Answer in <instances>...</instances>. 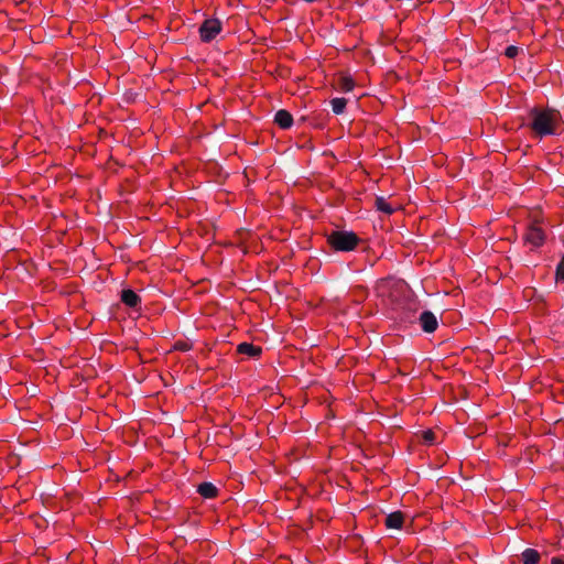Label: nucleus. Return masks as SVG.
Instances as JSON below:
<instances>
[{
  "label": "nucleus",
  "mask_w": 564,
  "mask_h": 564,
  "mask_svg": "<svg viewBox=\"0 0 564 564\" xmlns=\"http://www.w3.org/2000/svg\"><path fill=\"white\" fill-rule=\"evenodd\" d=\"M420 325L425 333H433L438 326V322L434 313L431 311H424L419 317Z\"/></svg>",
  "instance_id": "5"
},
{
  "label": "nucleus",
  "mask_w": 564,
  "mask_h": 564,
  "mask_svg": "<svg viewBox=\"0 0 564 564\" xmlns=\"http://www.w3.org/2000/svg\"><path fill=\"white\" fill-rule=\"evenodd\" d=\"M458 560L459 561H466V560L474 561L469 553L459 554Z\"/></svg>",
  "instance_id": "19"
},
{
  "label": "nucleus",
  "mask_w": 564,
  "mask_h": 564,
  "mask_svg": "<svg viewBox=\"0 0 564 564\" xmlns=\"http://www.w3.org/2000/svg\"><path fill=\"white\" fill-rule=\"evenodd\" d=\"M197 492L206 499H212L217 496L218 489L214 484L205 481L197 486Z\"/></svg>",
  "instance_id": "10"
},
{
  "label": "nucleus",
  "mask_w": 564,
  "mask_h": 564,
  "mask_svg": "<svg viewBox=\"0 0 564 564\" xmlns=\"http://www.w3.org/2000/svg\"><path fill=\"white\" fill-rule=\"evenodd\" d=\"M237 350L239 354L248 355L250 357H258L262 352V348L249 343H241L238 345Z\"/></svg>",
  "instance_id": "11"
},
{
  "label": "nucleus",
  "mask_w": 564,
  "mask_h": 564,
  "mask_svg": "<svg viewBox=\"0 0 564 564\" xmlns=\"http://www.w3.org/2000/svg\"><path fill=\"white\" fill-rule=\"evenodd\" d=\"M325 237L330 248L340 252L352 251L361 241L354 231L341 229L327 231Z\"/></svg>",
  "instance_id": "2"
},
{
  "label": "nucleus",
  "mask_w": 564,
  "mask_h": 564,
  "mask_svg": "<svg viewBox=\"0 0 564 564\" xmlns=\"http://www.w3.org/2000/svg\"><path fill=\"white\" fill-rule=\"evenodd\" d=\"M544 562H549V564H564V557L552 556L550 560L545 558Z\"/></svg>",
  "instance_id": "17"
},
{
  "label": "nucleus",
  "mask_w": 564,
  "mask_h": 564,
  "mask_svg": "<svg viewBox=\"0 0 564 564\" xmlns=\"http://www.w3.org/2000/svg\"><path fill=\"white\" fill-rule=\"evenodd\" d=\"M434 437H435V435L431 430L424 432V434H423L424 441L430 444H432L434 442Z\"/></svg>",
  "instance_id": "18"
},
{
  "label": "nucleus",
  "mask_w": 564,
  "mask_h": 564,
  "mask_svg": "<svg viewBox=\"0 0 564 564\" xmlns=\"http://www.w3.org/2000/svg\"><path fill=\"white\" fill-rule=\"evenodd\" d=\"M404 521V514L401 511H394L384 519L387 529H401Z\"/></svg>",
  "instance_id": "8"
},
{
  "label": "nucleus",
  "mask_w": 564,
  "mask_h": 564,
  "mask_svg": "<svg viewBox=\"0 0 564 564\" xmlns=\"http://www.w3.org/2000/svg\"><path fill=\"white\" fill-rule=\"evenodd\" d=\"M198 31L202 41L208 43L220 33L221 22L218 19H206Z\"/></svg>",
  "instance_id": "3"
},
{
  "label": "nucleus",
  "mask_w": 564,
  "mask_h": 564,
  "mask_svg": "<svg viewBox=\"0 0 564 564\" xmlns=\"http://www.w3.org/2000/svg\"><path fill=\"white\" fill-rule=\"evenodd\" d=\"M529 120L528 127L540 138L557 134L562 128L561 115L554 109L532 108Z\"/></svg>",
  "instance_id": "1"
},
{
  "label": "nucleus",
  "mask_w": 564,
  "mask_h": 564,
  "mask_svg": "<svg viewBox=\"0 0 564 564\" xmlns=\"http://www.w3.org/2000/svg\"><path fill=\"white\" fill-rule=\"evenodd\" d=\"M274 122L282 129H289L293 124V117L288 110L280 109L274 115Z\"/></svg>",
  "instance_id": "7"
},
{
  "label": "nucleus",
  "mask_w": 564,
  "mask_h": 564,
  "mask_svg": "<svg viewBox=\"0 0 564 564\" xmlns=\"http://www.w3.org/2000/svg\"><path fill=\"white\" fill-rule=\"evenodd\" d=\"M545 235L543 230L538 226H530L524 234V241L531 245L533 248H538L543 245Z\"/></svg>",
  "instance_id": "4"
},
{
  "label": "nucleus",
  "mask_w": 564,
  "mask_h": 564,
  "mask_svg": "<svg viewBox=\"0 0 564 564\" xmlns=\"http://www.w3.org/2000/svg\"><path fill=\"white\" fill-rule=\"evenodd\" d=\"M121 302L128 307L134 308L140 305L141 297L131 289H124L120 293Z\"/></svg>",
  "instance_id": "6"
},
{
  "label": "nucleus",
  "mask_w": 564,
  "mask_h": 564,
  "mask_svg": "<svg viewBox=\"0 0 564 564\" xmlns=\"http://www.w3.org/2000/svg\"><path fill=\"white\" fill-rule=\"evenodd\" d=\"M519 51L520 48L518 46L510 45L506 48L505 55L509 58H514L518 55Z\"/></svg>",
  "instance_id": "16"
},
{
  "label": "nucleus",
  "mask_w": 564,
  "mask_h": 564,
  "mask_svg": "<svg viewBox=\"0 0 564 564\" xmlns=\"http://www.w3.org/2000/svg\"><path fill=\"white\" fill-rule=\"evenodd\" d=\"M375 206L378 210L387 215H391L394 212V208L389 203H387L383 197H377L375 200Z\"/></svg>",
  "instance_id": "14"
},
{
  "label": "nucleus",
  "mask_w": 564,
  "mask_h": 564,
  "mask_svg": "<svg viewBox=\"0 0 564 564\" xmlns=\"http://www.w3.org/2000/svg\"><path fill=\"white\" fill-rule=\"evenodd\" d=\"M330 105L335 115H341L345 111L347 100L345 98H333Z\"/></svg>",
  "instance_id": "13"
},
{
  "label": "nucleus",
  "mask_w": 564,
  "mask_h": 564,
  "mask_svg": "<svg viewBox=\"0 0 564 564\" xmlns=\"http://www.w3.org/2000/svg\"><path fill=\"white\" fill-rule=\"evenodd\" d=\"M556 282H564V254L562 260L556 267V273H555Z\"/></svg>",
  "instance_id": "15"
},
{
  "label": "nucleus",
  "mask_w": 564,
  "mask_h": 564,
  "mask_svg": "<svg viewBox=\"0 0 564 564\" xmlns=\"http://www.w3.org/2000/svg\"><path fill=\"white\" fill-rule=\"evenodd\" d=\"M339 89L344 93L351 91L355 87V83L350 76H341L337 83Z\"/></svg>",
  "instance_id": "12"
},
{
  "label": "nucleus",
  "mask_w": 564,
  "mask_h": 564,
  "mask_svg": "<svg viewBox=\"0 0 564 564\" xmlns=\"http://www.w3.org/2000/svg\"><path fill=\"white\" fill-rule=\"evenodd\" d=\"M545 555L544 553H540L539 551L534 549H525L521 553V561L522 564H538L542 556Z\"/></svg>",
  "instance_id": "9"
}]
</instances>
